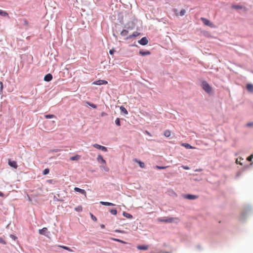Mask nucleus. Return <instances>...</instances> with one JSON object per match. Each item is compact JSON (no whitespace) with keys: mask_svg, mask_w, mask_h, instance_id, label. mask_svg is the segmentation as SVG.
Wrapping results in <instances>:
<instances>
[{"mask_svg":"<svg viewBox=\"0 0 253 253\" xmlns=\"http://www.w3.org/2000/svg\"><path fill=\"white\" fill-rule=\"evenodd\" d=\"M0 93L2 92L3 88V83L1 81L0 82Z\"/></svg>","mask_w":253,"mask_h":253,"instance_id":"nucleus-39","label":"nucleus"},{"mask_svg":"<svg viewBox=\"0 0 253 253\" xmlns=\"http://www.w3.org/2000/svg\"><path fill=\"white\" fill-rule=\"evenodd\" d=\"M249 167H250V166H249V165H246V166H245V167H244V169H247L248 168H249Z\"/></svg>","mask_w":253,"mask_h":253,"instance_id":"nucleus-51","label":"nucleus"},{"mask_svg":"<svg viewBox=\"0 0 253 253\" xmlns=\"http://www.w3.org/2000/svg\"><path fill=\"white\" fill-rule=\"evenodd\" d=\"M253 158V154H252L249 157H248L247 159V160L248 161H252V159Z\"/></svg>","mask_w":253,"mask_h":253,"instance_id":"nucleus-40","label":"nucleus"},{"mask_svg":"<svg viewBox=\"0 0 253 253\" xmlns=\"http://www.w3.org/2000/svg\"><path fill=\"white\" fill-rule=\"evenodd\" d=\"M201 21L206 26H209L211 28H215L216 26L214 24H213L212 22H211L209 20L206 18L201 17Z\"/></svg>","mask_w":253,"mask_h":253,"instance_id":"nucleus-3","label":"nucleus"},{"mask_svg":"<svg viewBox=\"0 0 253 253\" xmlns=\"http://www.w3.org/2000/svg\"><path fill=\"white\" fill-rule=\"evenodd\" d=\"M138 250H147L148 249V246L147 245H139L137 247Z\"/></svg>","mask_w":253,"mask_h":253,"instance_id":"nucleus-17","label":"nucleus"},{"mask_svg":"<svg viewBox=\"0 0 253 253\" xmlns=\"http://www.w3.org/2000/svg\"><path fill=\"white\" fill-rule=\"evenodd\" d=\"M97 161L99 163L106 164V161L103 159L102 156L100 155H99L97 158Z\"/></svg>","mask_w":253,"mask_h":253,"instance_id":"nucleus-12","label":"nucleus"},{"mask_svg":"<svg viewBox=\"0 0 253 253\" xmlns=\"http://www.w3.org/2000/svg\"><path fill=\"white\" fill-rule=\"evenodd\" d=\"M0 197H3L4 196V194L3 193H2L0 191Z\"/></svg>","mask_w":253,"mask_h":253,"instance_id":"nucleus-53","label":"nucleus"},{"mask_svg":"<svg viewBox=\"0 0 253 253\" xmlns=\"http://www.w3.org/2000/svg\"><path fill=\"white\" fill-rule=\"evenodd\" d=\"M201 86L202 88L207 93L210 94L212 92V89L210 84L207 83V82L204 81L202 82Z\"/></svg>","mask_w":253,"mask_h":253,"instance_id":"nucleus-2","label":"nucleus"},{"mask_svg":"<svg viewBox=\"0 0 253 253\" xmlns=\"http://www.w3.org/2000/svg\"><path fill=\"white\" fill-rule=\"evenodd\" d=\"M184 198L188 200H195L198 198V196L194 195L187 194L184 196Z\"/></svg>","mask_w":253,"mask_h":253,"instance_id":"nucleus-8","label":"nucleus"},{"mask_svg":"<svg viewBox=\"0 0 253 253\" xmlns=\"http://www.w3.org/2000/svg\"><path fill=\"white\" fill-rule=\"evenodd\" d=\"M138 42L142 45H145L148 44V41L146 37H143L141 40L138 41Z\"/></svg>","mask_w":253,"mask_h":253,"instance_id":"nucleus-7","label":"nucleus"},{"mask_svg":"<svg viewBox=\"0 0 253 253\" xmlns=\"http://www.w3.org/2000/svg\"><path fill=\"white\" fill-rule=\"evenodd\" d=\"M10 237L14 240H15L16 238V237L14 235H10Z\"/></svg>","mask_w":253,"mask_h":253,"instance_id":"nucleus-49","label":"nucleus"},{"mask_svg":"<svg viewBox=\"0 0 253 253\" xmlns=\"http://www.w3.org/2000/svg\"><path fill=\"white\" fill-rule=\"evenodd\" d=\"M123 215H124V216H125L127 218H129V219L132 218V217H133V216L131 214H130L127 212H126L125 211L123 212Z\"/></svg>","mask_w":253,"mask_h":253,"instance_id":"nucleus-19","label":"nucleus"},{"mask_svg":"<svg viewBox=\"0 0 253 253\" xmlns=\"http://www.w3.org/2000/svg\"><path fill=\"white\" fill-rule=\"evenodd\" d=\"M115 232L116 233H125L124 231H122V230H118V229L115 230Z\"/></svg>","mask_w":253,"mask_h":253,"instance_id":"nucleus-46","label":"nucleus"},{"mask_svg":"<svg viewBox=\"0 0 253 253\" xmlns=\"http://www.w3.org/2000/svg\"><path fill=\"white\" fill-rule=\"evenodd\" d=\"M100 204L103 206H115V204L112 203H109V202H103V201H101L100 202Z\"/></svg>","mask_w":253,"mask_h":253,"instance_id":"nucleus-15","label":"nucleus"},{"mask_svg":"<svg viewBox=\"0 0 253 253\" xmlns=\"http://www.w3.org/2000/svg\"><path fill=\"white\" fill-rule=\"evenodd\" d=\"M75 210L78 212H81L83 211V208L81 206H78L75 208Z\"/></svg>","mask_w":253,"mask_h":253,"instance_id":"nucleus-28","label":"nucleus"},{"mask_svg":"<svg viewBox=\"0 0 253 253\" xmlns=\"http://www.w3.org/2000/svg\"><path fill=\"white\" fill-rule=\"evenodd\" d=\"M236 162L237 164H239L240 165H242V163L239 162L238 159H237Z\"/></svg>","mask_w":253,"mask_h":253,"instance_id":"nucleus-48","label":"nucleus"},{"mask_svg":"<svg viewBox=\"0 0 253 253\" xmlns=\"http://www.w3.org/2000/svg\"><path fill=\"white\" fill-rule=\"evenodd\" d=\"M247 88L249 91L253 92V84H248L247 85Z\"/></svg>","mask_w":253,"mask_h":253,"instance_id":"nucleus-22","label":"nucleus"},{"mask_svg":"<svg viewBox=\"0 0 253 253\" xmlns=\"http://www.w3.org/2000/svg\"><path fill=\"white\" fill-rule=\"evenodd\" d=\"M139 53L142 56L148 55L151 54V52L149 51H143L141 50L139 51Z\"/></svg>","mask_w":253,"mask_h":253,"instance_id":"nucleus-16","label":"nucleus"},{"mask_svg":"<svg viewBox=\"0 0 253 253\" xmlns=\"http://www.w3.org/2000/svg\"><path fill=\"white\" fill-rule=\"evenodd\" d=\"M74 190L76 192H79V193H81L82 194L84 195L85 197H86V191L78 187H75L74 188Z\"/></svg>","mask_w":253,"mask_h":253,"instance_id":"nucleus-10","label":"nucleus"},{"mask_svg":"<svg viewBox=\"0 0 253 253\" xmlns=\"http://www.w3.org/2000/svg\"><path fill=\"white\" fill-rule=\"evenodd\" d=\"M181 167H182L184 169H186V170H187V169H190L189 167L188 166H184V165H183V166H181Z\"/></svg>","mask_w":253,"mask_h":253,"instance_id":"nucleus-44","label":"nucleus"},{"mask_svg":"<svg viewBox=\"0 0 253 253\" xmlns=\"http://www.w3.org/2000/svg\"><path fill=\"white\" fill-rule=\"evenodd\" d=\"M46 182L50 184H54L56 183V181L54 179H48L47 180Z\"/></svg>","mask_w":253,"mask_h":253,"instance_id":"nucleus-29","label":"nucleus"},{"mask_svg":"<svg viewBox=\"0 0 253 253\" xmlns=\"http://www.w3.org/2000/svg\"><path fill=\"white\" fill-rule=\"evenodd\" d=\"M100 227L101 228H105V225L104 224H101L100 225Z\"/></svg>","mask_w":253,"mask_h":253,"instance_id":"nucleus-55","label":"nucleus"},{"mask_svg":"<svg viewBox=\"0 0 253 253\" xmlns=\"http://www.w3.org/2000/svg\"><path fill=\"white\" fill-rule=\"evenodd\" d=\"M146 133L147 134H148V135H150V133L148 131H146Z\"/></svg>","mask_w":253,"mask_h":253,"instance_id":"nucleus-56","label":"nucleus"},{"mask_svg":"<svg viewBox=\"0 0 253 253\" xmlns=\"http://www.w3.org/2000/svg\"><path fill=\"white\" fill-rule=\"evenodd\" d=\"M59 247L61 248H63L65 250H66L67 251H69L70 252H72L73 251L70 249L69 248V247H66V246H59Z\"/></svg>","mask_w":253,"mask_h":253,"instance_id":"nucleus-31","label":"nucleus"},{"mask_svg":"<svg viewBox=\"0 0 253 253\" xmlns=\"http://www.w3.org/2000/svg\"><path fill=\"white\" fill-rule=\"evenodd\" d=\"M112 240H113V241H116V242H120V243H123V244H126V242L120 240V239H117V238H112Z\"/></svg>","mask_w":253,"mask_h":253,"instance_id":"nucleus-32","label":"nucleus"},{"mask_svg":"<svg viewBox=\"0 0 253 253\" xmlns=\"http://www.w3.org/2000/svg\"><path fill=\"white\" fill-rule=\"evenodd\" d=\"M241 172H238L237 174H236V177H239L241 175Z\"/></svg>","mask_w":253,"mask_h":253,"instance_id":"nucleus-50","label":"nucleus"},{"mask_svg":"<svg viewBox=\"0 0 253 253\" xmlns=\"http://www.w3.org/2000/svg\"><path fill=\"white\" fill-rule=\"evenodd\" d=\"M251 205H245L243 211L242 212L239 217L240 220L243 222L248 217L249 213L251 211Z\"/></svg>","mask_w":253,"mask_h":253,"instance_id":"nucleus-1","label":"nucleus"},{"mask_svg":"<svg viewBox=\"0 0 253 253\" xmlns=\"http://www.w3.org/2000/svg\"><path fill=\"white\" fill-rule=\"evenodd\" d=\"M102 168L105 170V171H109L108 168L104 167V166H102Z\"/></svg>","mask_w":253,"mask_h":253,"instance_id":"nucleus-47","label":"nucleus"},{"mask_svg":"<svg viewBox=\"0 0 253 253\" xmlns=\"http://www.w3.org/2000/svg\"><path fill=\"white\" fill-rule=\"evenodd\" d=\"M120 110L121 112L124 113L125 114L127 115L128 114L127 111L124 106H121L120 107Z\"/></svg>","mask_w":253,"mask_h":253,"instance_id":"nucleus-23","label":"nucleus"},{"mask_svg":"<svg viewBox=\"0 0 253 253\" xmlns=\"http://www.w3.org/2000/svg\"><path fill=\"white\" fill-rule=\"evenodd\" d=\"M47 232V229L46 227H43L42 229H40L39 230V233L40 234L46 235V233Z\"/></svg>","mask_w":253,"mask_h":253,"instance_id":"nucleus-13","label":"nucleus"},{"mask_svg":"<svg viewBox=\"0 0 253 253\" xmlns=\"http://www.w3.org/2000/svg\"><path fill=\"white\" fill-rule=\"evenodd\" d=\"M80 158V156L78 155H76L74 156L71 157L70 158V160L72 161H77Z\"/></svg>","mask_w":253,"mask_h":253,"instance_id":"nucleus-24","label":"nucleus"},{"mask_svg":"<svg viewBox=\"0 0 253 253\" xmlns=\"http://www.w3.org/2000/svg\"><path fill=\"white\" fill-rule=\"evenodd\" d=\"M90 215H91V219L93 221H96L97 220V218L94 215H93L92 213H90Z\"/></svg>","mask_w":253,"mask_h":253,"instance_id":"nucleus-41","label":"nucleus"},{"mask_svg":"<svg viewBox=\"0 0 253 253\" xmlns=\"http://www.w3.org/2000/svg\"><path fill=\"white\" fill-rule=\"evenodd\" d=\"M93 147L96 149H99V150H101L103 151H104V152H107V149L106 147L105 146H101L100 145H99L98 144H94L93 145Z\"/></svg>","mask_w":253,"mask_h":253,"instance_id":"nucleus-6","label":"nucleus"},{"mask_svg":"<svg viewBox=\"0 0 253 253\" xmlns=\"http://www.w3.org/2000/svg\"><path fill=\"white\" fill-rule=\"evenodd\" d=\"M53 152H57L59 151V149H54L52 150Z\"/></svg>","mask_w":253,"mask_h":253,"instance_id":"nucleus-52","label":"nucleus"},{"mask_svg":"<svg viewBox=\"0 0 253 253\" xmlns=\"http://www.w3.org/2000/svg\"><path fill=\"white\" fill-rule=\"evenodd\" d=\"M140 34L139 33L137 32H134L132 35H130L128 37H127V39L128 40V39H130L132 38H134V37H136L138 36H139Z\"/></svg>","mask_w":253,"mask_h":253,"instance_id":"nucleus-14","label":"nucleus"},{"mask_svg":"<svg viewBox=\"0 0 253 253\" xmlns=\"http://www.w3.org/2000/svg\"><path fill=\"white\" fill-rule=\"evenodd\" d=\"M135 162L139 164V166L140 168H144L145 167V164L143 162L139 161L137 159H135Z\"/></svg>","mask_w":253,"mask_h":253,"instance_id":"nucleus-18","label":"nucleus"},{"mask_svg":"<svg viewBox=\"0 0 253 253\" xmlns=\"http://www.w3.org/2000/svg\"><path fill=\"white\" fill-rule=\"evenodd\" d=\"M49 172V169H44L42 171V174L43 175H46L48 174Z\"/></svg>","mask_w":253,"mask_h":253,"instance_id":"nucleus-33","label":"nucleus"},{"mask_svg":"<svg viewBox=\"0 0 253 253\" xmlns=\"http://www.w3.org/2000/svg\"><path fill=\"white\" fill-rule=\"evenodd\" d=\"M8 165L11 167L13 168L14 169H17L18 167L16 162L14 161H11V160H9Z\"/></svg>","mask_w":253,"mask_h":253,"instance_id":"nucleus-9","label":"nucleus"},{"mask_svg":"<svg viewBox=\"0 0 253 253\" xmlns=\"http://www.w3.org/2000/svg\"><path fill=\"white\" fill-rule=\"evenodd\" d=\"M182 146L185 147L186 149H194V147L191 146L188 143H182Z\"/></svg>","mask_w":253,"mask_h":253,"instance_id":"nucleus-20","label":"nucleus"},{"mask_svg":"<svg viewBox=\"0 0 253 253\" xmlns=\"http://www.w3.org/2000/svg\"><path fill=\"white\" fill-rule=\"evenodd\" d=\"M175 218L173 217H163L159 218V221L163 222L171 223L174 221Z\"/></svg>","mask_w":253,"mask_h":253,"instance_id":"nucleus-4","label":"nucleus"},{"mask_svg":"<svg viewBox=\"0 0 253 253\" xmlns=\"http://www.w3.org/2000/svg\"><path fill=\"white\" fill-rule=\"evenodd\" d=\"M156 168L157 169H165L166 168H167V167H163V166H156Z\"/></svg>","mask_w":253,"mask_h":253,"instance_id":"nucleus-38","label":"nucleus"},{"mask_svg":"<svg viewBox=\"0 0 253 253\" xmlns=\"http://www.w3.org/2000/svg\"><path fill=\"white\" fill-rule=\"evenodd\" d=\"M128 31L126 30H123L121 32V35L122 36H126L128 34Z\"/></svg>","mask_w":253,"mask_h":253,"instance_id":"nucleus-27","label":"nucleus"},{"mask_svg":"<svg viewBox=\"0 0 253 253\" xmlns=\"http://www.w3.org/2000/svg\"><path fill=\"white\" fill-rule=\"evenodd\" d=\"M170 134L171 132L169 130H166L164 131V135L167 137H169L170 136Z\"/></svg>","mask_w":253,"mask_h":253,"instance_id":"nucleus-26","label":"nucleus"},{"mask_svg":"<svg viewBox=\"0 0 253 253\" xmlns=\"http://www.w3.org/2000/svg\"><path fill=\"white\" fill-rule=\"evenodd\" d=\"M0 243L3 244H6V243H5V241L3 240V239L1 237H0Z\"/></svg>","mask_w":253,"mask_h":253,"instance_id":"nucleus-42","label":"nucleus"},{"mask_svg":"<svg viewBox=\"0 0 253 253\" xmlns=\"http://www.w3.org/2000/svg\"><path fill=\"white\" fill-rule=\"evenodd\" d=\"M108 82L105 80H98L93 82L92 84L100 85L102 84H106Z\"/></svg>","mask_w":253,"mask_h":253,"instance_id":"nucleus-5","label":"nucleus"},{"mask_svg":"<svg viewBox=\"0 0 253 253\" xmlns=\"http://www.w3.org/2000/svg\"><path fill=\"white\" fill-rule=\"evenodd\" d=\"M115 52V50L114 49H111L109 50V53L111 54V55H112L114 53V52Z\"/></svg>","mask_w":253,"mask_h":253,"instance_id":"nucleus-43","label":"nucleus"},{"mask_svg":"<svg viewBox=\"0 0 253 253\" xmlns=\"http://www.w3.org/2000/svg\"><path fill=\"white\" fill-rule=\"evenodd\" d=\"M52 79V75L49 73L46 74L44 77V81L45 82H50Z\"/></svg>","mask_w":253,"mask_h":253,"instance_id":"nucleus-11","label":"nucleus"},{"mask_svg":"<svg viewBox=\"0 0 253 253\" xmlns=\"http://www.w3.org/2000/svg\"><path fill=\"white\" fill-rule=\"evenodd\" d=\"M115 124L118 126H121L120 120L119 118H118L116 119V120H115Z\"/></svg>","mask_w":253,"mask_h":253,"instance_id":"nucleus-36","label":"nucleus"},{"mask_svg":"<svg viewBox=\"0 0 253 253\" xmlns=\"http://www.w3.org/2000/svg\"><path fill=\"white\" fill-rule=\"evenodd\" d=\"M88 104V105L90 106L91 107L94 108V109H96L97 108V106L95 104H93V103H89V102H87V103Z\"/></svg>","mask_w":253,"mask_h":253,"instance_id":"nucleus-35","label":"nucleus"},{"mask_svg":"<svg viewBox=\"0 0 253 253\" xmlns=\"http://www.w3.org/2000/svg\"><path fill=\"white\" fill-rule=\"evenodd\" d=\"M110 212L113 215H116L117 211L116 209H111L110 210Z\"/></svg>","mask_w":253,"mask_h":253,"instance_id":"nucleus-34","label":"nucleus"},{"mask_svg":"<svg viewBox=\"0 0 253 253\" xmlns=\"http://www.w3.org/2000/svg\"><path fill=\"white\" fill-rule=\"evenodd\" d=\"M185 12H186V11L185 9H182L180 12H179V15L181 16H183L185 14Z\"/></svg>","mask_w":253,"mask_h":253,"instance_id":"nucleus-37","label":"nucleus"},{"mask_svg":"<svg viewBox=\"0 0 253 253\" xmlns=\"http://www.w3.org/2000/svg\"><path fill=\"white\" fill-rule=\"evenodd\" d=\"M247 126H253V122H250L246 124Z\"/></svg>","mask_w":253,"mask_h":253,"instance_id":"nucleus-45","label":"nucleus"},{"mask_svg":"<svg viewBox=\"0 0 253 253\" xmlns=\"http://www.w3.org/2000/svg\"><path fill=\"white\" fill-rule=\"evenodd\" d=\"M24 24H25V25H28V22L26 20H24Z\"/></svg>","mask_w":253,"mask_h":253,"instance_id":"nucleus-54","label":"nucleus"},{"mask_svg":"<svg viewBox=\"0 0 253 253\" xmlns=\"http://www.w3.org/2000/svg\"><path fill=\"white\" fill-rule=\"evenodd\" d=\"M232 7L234 9H242V6L239 5H233L232 6Z\"/></svg>","mask_w":253,"mask_h":253,"instance_id":"nucleus-30","label":"nucleus"},{"mask_svg":"<svg viewBox=\"0 0 253 253\" xmlns=\"http://www.w3.org/2000/svg\"><path fill=\"white\" fill-rule=\"evenodd\" d=\"M0 15L2 16H7L9 17L8 14L7 13V12L1 9H0Z\"/></svg>","mask_w":253,"mask_h":253,"instance_id":"nucleus-21","label":"nucleus"},{"mask_svg":"<svg viewBox=\"0 0 253 253\" xmlns=\"http://www.w3.org/2000/svg\"><path fill=\"white\" fill-rule=\"evenodd\" d=\"M44 117L46 119L56 118V117L55 115H51V114L45 115H44Z\"/></svg>","mask_w":253,"mask_h":253,"instance_id":"nucleus-25","label":"nucleus"}]
</instances>
